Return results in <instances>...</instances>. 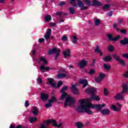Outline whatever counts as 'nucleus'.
<instances>
[{
    "label": "nucleus",
    "mask_w": 128,
    "mask_h": 128,
    "mask_svg": "<svg viewBox=\"0 0 128 128\" xmlns=\"http://www.w3.org/2000/svg\"><path fill=\"white\" fill-rule=\"evenodd\" d=\"M40 128H46V126H44V124H42Z\"/></svg>",
    "instance_id": "64"
},
{
    "label": "nucleus",
    "mask_w": 128,
    "mask_h": 128,
    "mask_svg": "<svg viewBox=\"0 0 128 128\" xmlns=\"http://www.w3.org/2000/svg\"><path fill=\"white\" fill-rule=\"evenodd\" d=\"M72 42L73 44H76V42H78V37L76 36H73Z\"/></svg>",
    "instance_id": "36"
},
{
    "label": "nucleus",
    "mask_w": 128,
    "mask_h": 128,
    "mask_svg": "<svg viewBox=\"0 0 128 128\" xmlns=\"http://www.w3.org/2000/svg\"><path fill=\"white\" fill-rule=\"evenodd\" d=\"M110 6V4H106L102 7V10H108Z\"/></svg>",
    "instance_id": "45"
},
{
    "label": "nucleus",
    "mask_w": 128,
    "mask_h": 128,
    "mask_svg": "<svg viewBox=\"0 0 128 128\" xmlns=\"http://www.w3.org/2000/svg\"><path fill=\"white\" fill-rule=\"evenodd\" d=\"M108 50L110 52H114V46L112 45L108 47Z\"/></svg>",
    "instance_id": "44"
},
{
    "label": "nucleus",
    "mask_w": 128,
    "mask_h": 128,
    "mask_svg": "<svg viewBox=\"0 0 128 128\" xmlns=\"http://www.w3.org/2000/svg\"><path fill=\"white\" fill-rule=\"evenodd\" d=\"M40 98L43 102H46L50 98V95L48 94L42 92L40 94Z\"/></svg>",
    "instance_id": "10"
},
{
    "label": "nucleus",
    "mask_w": 128,
    "mask_h": 128,
    "mask_svg": "<svg viewBox=\"0 0 128 128\" xmlns=\"http://www.w3.org/2000/svg\"><path fill=\"white\" fill-rule=\"evenodd\" d=\"M56 16H60V19L62 20V12H56Z\"/></svg>",
    "instance_id": "38"
},
{
    "label": "nucleus",
    "mask_w": 128,
    "mask_h": 128,
    "mask_svg": "<svg viewBox=\"0 0 128 128\" xmlns=\"http://www.w3.org/2000/svg\"><path fill=\"white\" fill-rule=\"evenodd\" d=\"M112 56L116 62H118L122 66H126V62H124V60L122 59H120V58L118 56H116V54H112Z\"/></svg>",
    "instance_id": "4"
},
{
    "label": "nucleus",
    "mask_w": 128,
    "mask_h": 128,
    "mask_svg": "<svg viewBox=\"0 0 128 128\" xmlns=\"http://www.w3.org/2000/svg\"><path fill=\"white\" fill-rule=\"evenodd\" d=\"M77 4L79 6V8H81L80 10H86L88 8V6H84V3H82V2L80 0H77Z\"/></svg>",
    "instance_id": "5"
},
{
    "label": "nucleus",
    "mask_w": 128,
    "mask_h": 128,
    "mask_svg": "<svg viewBox=\"0 0 128 128\" xmlns=\"http://www.w3.org/2000/svg\"><path fill=\"white\" fill-rule=\"evenodd\" d=\"M58 50H60V49H56V48H53L48 51V54L50 56L53 54H56L58 52Z\"/></svg>",
    "instance_id": "17"
},
{
    "label": "nucleus",
    "mask_w": 128,
    "mask_h": 128,
    "mask_svg": "<svg viewBox=\"0 0 128 128\" xmlns=\"http://www.w3.org/2000/svg\"><path fill=\"white\" fill-rule=\"evenodd\" d=\"M108 16H112V10H111L109 12H108Z\"/></svg>",
    "instance_id": "60"
},
{
    "label": "nucleus",
    "mask_w": 128,
    "mask_h": 128,
    "mask_svg": "<svg viewBox=\"0 0 128 128\" xmlns=\"http://www.w3.org/2000/svg\"><path fill=\"white\" fill-rule=\"evenodd\" d=\"M99 77L100 78L101 80H104L105 78H106V74H102V73H100V74H99Z\"/></svg>",
    "instance_id": "43"
},
{
    "label": "nucleus",
    "mask_w": 128,
    "mask_h": 128,
    "mask_svg": "<svg viewBox=\"0 0 128 128\" xmlns=\"http://www.w3.org/2000/svg\"><path fill=\"white\" fill-rule=\"evenodd\" d=\"M76 86L72 85L71 90L74 94L78 96V94H80V91L78 90V88H76Z\"/></svg>",
    "instance_id": "11"
},
{
    "label": "nucleus",
    "mask_w": 128,
    "mask_h": 128,
    "mask_svg": "<svg viewBox=\"0 0 128 128\" xmlns=\"http://www.w3.org/2000/svg\"><path fill=\"white\" fill-rule=\"evenodd\" d=\"M68 86H64L62 89L60 90V92L61 94H66V92L68 90Z\"/></svg>",
    "instance_id": "21"
},
{
    "label": "nucleus",
    "mask_w": 128,
    "mask_h": 128,
    "mask_svg": "<svg viewBox=\"0 0 128 128\" xmlns=\"http://www.w3.org/2000/svg\"><path fill=\"white\" fill-rule=\"evenodd\" d=\"M25 108H28L30 106V104L28 103V101L26 100L25 102Z\"/></svg>",
    "instance_id": "53"
},
{
    "label": "nucleus",
    "mask_w": 128,
    "mask_h": 128,
    "mask_svg": "<svg viewBox=\"0 0 128 128\" xmlns=\"http://www.w3.org/2000/svg\"><path fill=\"white\" fill-rule=\"evenodd\" d=\"M85 92L88 94L92 96V94H96V90L94 88H88L86 90Z\"/></svg>",
    "instance_id": "9"
},
{
    "label": "nucleus",
    "mask_w": 128,
    "mask_h": 128,
    "mask_svg": "<svg viewBox=\"0 0 128 128\" xmlns=\"http://www.w3.org/2000/svg\"><path fill=\"white\" fill-rule=\"evenodd\" d=\"M16 128H22V125H18Z\"/></svg>",
    "instance_id": "63"
},
{
    "label": "nucleus",
    "mask_w": 128,
    "mask_h": 128,
    "mask_svg": "<svg viewBox=\"0 0 128 128\" xmlns=\"http://www.w3.org/2000/svg\"><path fill=\"white\" fill-rule=\"evenodd\" d=\"M36 50H33L32 52V56H34V54H36Z\"/></svg>",
    "instance_id": "61"
},
{
    "label": "nucleus",
    "mask_w": 128,
    "mask_h": 128,
    "mask_svg": "<svg viewBox=\"0 0 128 128\" xmlns=\"http://www.w3.org/2000/svg\"><path fill=\"white\" fill-rule=\"evenodd\" d=\"M120 34H126V30L124 29H122L120 30Z\"/></svg>",
    "instance_id": "48"
},
{
    "label": "nucleus",
    "mask_w": 128,
    "mask_h": 128,
    "mask_svg": "<svg viewBox=\"0 0 128 128\" xmlns=\"http://www.w3.org/2000/svg\"><path fill=\"white\" fill-rule=\"evenodd\" d=\"M50 26L54 27L56 26V22H50Z\"/></svg>",
    "instance_id": "50"
},
{
    "label": "nucleus",
    "mask_w": 128,
    "mask_h": 128,
    "mask_svg": "<svg viewBox=\"0 0 128 128\" xmlns=\"http://www.w3.org/2000/svg\"><path fill=\"white\" fill-rule=\"evenodd\" d=\"M88 100L90 102H92V100H96V102H98L100 100V96H96L94 94H92L90 96V98H88Z\"/></svg>",
    "instance_id": "8"
},
{
    "label": "nucleus",
    "mask_w": 128,
    "mask_h": 128,
    "mask_svg": "<svg viewBox=\"0 0 128 128\" xmlns=\"http://www.w3.org/2000/svg\"><path fill=\"white\" fill-rule=\"evenodd\" d=\"M87 72L88 74H89L90 76H92V74H96V70H94V69H90V72Z\"/></svg>",
    "instance_id": "37"
},
{
    "label": "nucleus",
    "mask_w": 128,
    "mask_h": 128,
    "mask_svg": "<svg viewBox=\"0 0 128 128\" xmlns=\"http://www.w3.org/2000/svg\"><path fill=\"white\" fill-rule=\"evenodd\" d=\"M80 106H78L76 108V110L78 112H86L88 114H93L94 112L90 110V108H98L102 113L103 116H108L110 114V111L108 108H105L102 110V108L106 106V104L103 103L102 104H94L92 105L91 103H86L84 100L82 99L79 101Z\"/></svg>",
    "instance_id": "1"
},
{
    "label": "nucleus",
    "mask_w": 128,
    "mask_h": 128,
    "mask_svg": "<svg viewBox=\"0 0 128 128\" xmlns=\"http://www.w3.org/2000/svg\"><path fill=\"white\" fill-rule=\"evenodd\" d=\"M69 12L70 14H74V12H76V10H74V8L72 7H70L69 8Z\"/></svg>",
    "instance_id": "32"
},
{
    "label": "nucleus",
    "mask_w": 128,
    "mask_h": 128,
    "mask_svg": "<svg viewBox=\"0 0 128 128\" xmlns=\"http://www.w3.org/2000/svg\"><path fill=\"white\" fill-rule=\"evenodd\" d=\"M48 101L51 104H54V102H58V100L56 99V98L54 96H52L51 97L50 99L48 100Z\"/></svg>",
    "instance_id": "20"
},
{
    "label": "nucleus",
    "mask_w": 128,
    "mask_h": 128,
    "mask_svg": "<svg viewBox=\"0 0 128 128\" xmlns=\"http://www.w3.org/2000/svg\"><path fill=\"white\" fill-rule=\"evenodd\" d=\"M10 128H16V127L13 124H10Z\"/></svg>",
    "instance_id": "62"
},
{
    "label": "nucleus",
    "mask_w": 128,
    "mask_h": 128,
    "mask_svg": "<svg viewBox=\"0 0 128 128\" xmlns=\"http://www.w3.org/2000/svg\"><path fill=\"white\" fill-rule=\"evenodd\" d=\"M64 4H66V2H62L58 4V6H62Z\"/></svg>",
    "instance_id": "59"
},
{
    "label": "nucleus",
    "mask_w": 128,
    "mask_h": 128,
    "mask_svg": "<svg viewBox=\"0 0 128 128\" xmlns=\"http://www.w3.org/2000/svg\"><path fill=\"white\" fill-rule=\"evenodd\" d=\"M62 123H60L59 124H56V121L54 122V124H52V126H56V128H61L62 127Z\"/></svg>",
    "instance_id": "35"
},
{
    "label": "nucleus",
    "mask_w": 128,
    "mask_h": 128,
    "mask_svg": "<svg viewBox=\"0 0 128 128\" xmlns=\"http://www.w3.org/2000/svg\"><path fill=\"white\" fill-rule=\"evenodd\" d=\"M62 84H64V82H62V81L60 80L58 82L57 84V86H56V88H60Z\"/></svg>",
    "instance_id": "34"
},
{
    "label": "nucleus",
    "mask_w": 128,
    "mask_h": 128,
    "mask_svg": "<svg viewBox=\"0 0 128 128\" xmlns=\"http://www.w3.org/2000/svg\"><path fill=\"white\" fill-rule=\"evenodd\" d=\"M124 78H128V71H127L126 72H125L124 74Z\"/></svg>",
    "instance_id": "56"
},
{
    "label": "nucleus",
    "mask_w": 128,
    "mask_h": 128,
    "mask_svg": "<svg viewBox=\"0 0 128 128\" xmlns=\"http://www.w3.org/2000/svg\"><path fill=\"white\" fill-rule=\"evenodd\" d=\"M63 54L65 58L70 57V49H66V50L63 52Z\"/></svg>",
    "instance_id": "16"
},
{
    "label": "nucleus",
    "mask_w": 128,
    "mask_h": 128,
    "mask_svg": "<svg viewBox=\"0 0 128 128\" xmlns=\"http://www.w3.org/2000/svg\"><path fill=\"white\" fill-rule=\"evenodd\" d=\"M37 80L38 82V84H42V78H38Z\"/></svg>",
    "instance_id": "51"
},
{
    "label": "nucleus",
    "mask_w": 128,
    "mask_h": 128,
    "mask_svg": "<svg viewBox=\"0 0 128 128\" xmlns=\"http://www.w3.org/2000/svg\"><path fill=\"white\" fill-rule=\"evenodd\" d=\"M122 90L121 92L118 93L114 96V98L115 100H124V94H126V92H128V84H124L122 86Z\"/></svg>",
    "instance_id": "3"
},
{
    "label": "nucleus",
    "mask_w": 128,
    "mask_h": 128,
    "mask_svg": "<svg viewBox=\"0 0 128 128\" xmlns=\"http://www.w3.org/2000/svg\"><path fill=\"white\" fill-rule=\"evenodd\" d=\"M103 60L105 62H109L112 60V57L110 56H106L103 58Z\"/></svg>",
    "instance_id": "18"
},
{
    "label": "nucleus",
    "mask_w": 128,
    "mask_h": 128,
    "mask_svg": "<svg viewBox=\"0 0 128 128\" xmlns=\"http://www.w3.org/2000/svg\"><path fill=\"white\" fill-rule=\"evenodd\" d=\"M111 108H112V110H114V112H120V108H116V105L112 104L111 106Z\"/></svg>",
    "instance_id": "30"
},
{
    "label": "nucleus",
    "mask_w": 128,
    "mask_h": 128,
    "mask_svg": "<svg viewBox=\"0 0 128 128\" xmlns=\"http://www.w3.org/2000/svg\"><path fill=\"white\" fill-rule=\"evenodd\" d=\"M40 62H43V64H44V66H46V64H48V60H46L44 57L40 58Z\"/></svg>",
    "instance_id": "19"
},
{
    "label": "nucleus",
    "mask_w": 128,
    "mask_h": 128,
    "mask_svg": "<svg viewBox=\"0 0 128 128\" xmlns=\"http://www.w3.org/2000/svg\"><path fill=\"white\" fill-rule=\"evenodd\" d=\"M46 34L50 36V34H52V29L48 28V32H46Z\"/></svg>",
    "instance_id": "47"
},
{
    "label": "nucleus",
    "mask_w": 128,
    "mask_h": 128,
    "mask_svg": "<svg viewBox=\"0 0 128 128\" xmlns=\"http://www.w3.org/2000/svg\"><path fill=\"white\" fill-rule=\"evenodd\" d=\"M95 82H102V79H101L99 76L98 77H95Z\"/></svg>",
    "instance_id": "41"
},
{
    "label": "nucleus",
    "mask_w": 128,
    "mask_h": 128,
    "mask_svg": "<svg viewBox=\"0 0 128 128\" xmlns=\"http://www.w3.org/2000/svg\"><path fill=\"white\" fill-rule=\"evenodd\" d=\"M79 66H80V68H84L88 66V61L82 60L81 62H80Z\"/></svg>",
    "instance_id": "13"
},
{
    "label": "nucleus",
    "mask_w": 128,
    "mask_h": 128,
    "mask_svg": "<svg viewBox=\"0 0 128 128\" xmlns=\"http://www.w3.org/2000/svg\"><path fill=\"white\" fill-rule=\"evenodd\" d=\"M79 84H84L82 86V88H86V86L88 84V82L86 80L81 79L79 81Z\"/></svg>",
    "instance_id": "12"
},
{
    "label": "nucleus",
    "mask_w": 128,
    "mask_h": 128,
    "mask_svg": "<svg viewBox=\"0 0 128 128\" xmlns=\"http://www.w3.org/2000/svg\"><path fill=\"white\" fill-rule=\"evenodd\" d=\"M29 122L30 124H33L34 122H38V118L36 117L32 118L30 116L29 117Z\"/></svg>",
    "instance_id": "24"
},
{
    "label": "nucleus",
    "mask_w": 128,
    "mask_h": 128,
    "mask_svg": "<svg viewBox=\"0 0 128 128\" xmlns=\"http://www.w3.org/2000/svg\"><path fill=\"white\" fill-rule=\"evenodd\" d=\"M102 6V2H100L98 0H94L92 1V6Z\"/></svg>",
    "instance_id": "14"
},
{
    "label": "nucleus",
    "mask_w": 128,
    "mask_h": 128,
    "mask_svg": "<svg viewBox=\"0 0 128 128\" xmlns=\"http://www.w3.org/2000/svg\"><path fill=\"white\" fill-rule=\"evenodd\" d=\"M62 40H63V42H66V40H68V37L66 36H64L62 37Z\"/></svg>",
    "instance_id": "52"
},
{
    "label": "nucleus",
    "mask_w": 128,
    "mask_h": 128,
    "mask_svg": "<svg viewBox=\"0 0 128 128\" xmlns=\"http://www.w3.org/2000/svg\"><path fill=\"white\" fill-rule=\"evenodd\" d=\"M122 58H128V54H122Z\"/></svg>",
    "instance_id": "54"
},
{
    "label": "nucleus",
    "mask_w": 128,
    "mask_h": 128,
    "mask_svg": "<svg viewBox=\"0 0 128 128\" xmlns=\"http://www.w3.org/2000/svg\"><path fill=\"white\" fill-rule=\"evenodd\" d=\"M98 24H100V20L97 18L95 20L94 26H98Z\"/></svg>",
    "instance_id": "42"
},
{
    "label": "nucleus",
    "mask_w": 128,
    "mask_h": 128,
    "mask_svg": "<svg viewBox=\"0 0 128 128\" xmlns=\"http://www.w3.org/2000/svg\"><path fill=\"white\" fill-rule=\"evenodd\" d=\"M110 68H112V66L108 65L106 64H104V68L106 70H110Z\"/></svg>",
    "instance_id": "26"
},
{
    "label": "nucleus",
    "mask_w": 128,
    "mask_h": 128,
    "mask_svg": "<svg viewBox=\"0 0 128 128\" xmlns=\"http://www.w3.org/2000/svg\"><path fill=\"white\" fill-rule=\"evenodd\" d=\"M38 42H40V44H42L43 42H44V38H39Z\"/></svg>",
    "instance_id": "57"
},
{
    "label": "nucleus",
    "mask_w": 128,
    "mask_h": 128,
    "mask_svg": "<svg viewBox=\"0 0 128 128\" xmlns=\"http://www.w3.org/2000/svg\"><path fill=\"white\" fill-rule=\"evenodd\" d=\"M108 38L110 42H116L118 40H120V36H118L114 38L112 34H108Z\"/></svg>",
    "instance_id": "6"
},
{
    "label": "nucleus",
    "mask_w": 128,
    "mask_h": 128,
    "mask_svg": "<svg viewBox=\"0 0 128 128\" xmlns=\"http://www.w3.org/2000/svg\"><path fill=\"white\" fill-rule=\"evenodd\" d=\"M62 94L60 98V100H64V98H66L64 104V108H66L68 106H72V104H74L76 102V100H74L70 96L68 95V94L66 93Z\"/></svg>",
    "instance_id": "2"
},
{
    "label": "nucleus",
    "mask_w": 128,
    "mask_h": 128,
    "mask_svg": "<svg viewBox=\"0 0 128 128\" xmlns=\"http://www.w3.org/2000/svg\"><path fill=\"white\" fill-rule=\"evenodd\" d=\"M52 103L48 100V103L45 104V108H52Z\"/></svg>",
    "instance_id": "39"
},
{
    "label": "nucleus",
    "mask_w": 128,
    "mask_h": 128,
    "mask_svg": "<svg viewBox=\"0 0 128 128\" xmlns=\"http://www.w3.org/2000/svg\"><path fill=\"white\" fill-rule=\"evenodd\" d=\"M34 110L32 111V114L34 116H38V108L35 106L33 108Z\"/></svg>",
    "instance_id": "25"
},
{
    "label": "nucleus",
    "mask_w": 128,
    "mask_h": 128,
    "mask_svg": "<svg viewBox=\"0 0 128 128\" xmlns=\"http://www.w3.org/2000/svg\"><path fill=\"white\" fill-rule=\"evenodd\" d=\"M70 0V4H72V6L74 8H77L78 6H76V0Z\"/></svg>",
    "instance_id": "28"
},
{
    "label": "nucleus",
    "mask_w": 128,
    "mask_h": 128,
    "mask_svg": "<svg viewBox=\"0 0 128 128\" xmlns=\"http://www.w3.org/2000/svg\"><path fill=\"white\" fill-rule=\"evenodd\" d=\"M44 18L46 22H50L52 20V16H50V15H47L45 16Z\"/></svg>",
    "instance_id": "29"
},
{
    "label": "nucleus",
    "mask_w": 128,
    "mask_h": 128,
    "mask_svg": "<svg viewBox=\"0 0 128 128\" xmlns=\"http://www.w3.org/2000/svg\"><path fill=\"white\" fill-rule=\"evenodd\" d=\"M60 50H58V52H56V54L55 56V60H58V58L60 56Z\"/></svg>",
    "instance_id": "40"
},
{
    "label": "nucleus",
    "mask_w": 128,
    "mask_h": 128,
    "mask_svg": "<svg viewBox=\"0 0 128 128\" xmlns=\"http://www.w3.org/2000/svg\"><path fill=\"white\" fill-rule=\"evenodd\" d=\"M55 121L54 119H51L46 120V124H54Z\"/></svg>",
    "instance_id": "33"
},
{
    "label": "nucleus",
    "mask_w": 128,
    "mask_h": 128,
    "mask_svg": "<svg viewBox=\"0 0 128 128\" xmlns=\"http://www.w3.org/2000/svg\"><path fill=\"white\" fill-rule=\"evenodd\" d=\"M100 48L98 47V46H96V48L94 50V52H98H98H100Z\"/></svg>",
    "instance_id": "46"
},
{
    "label": "nucleus",
    "mask_w": 128,
    "mask_h": 128,
    "mask_svg": "<svg viewBox=\"0 0 128 128\" xmlns=\"http://www.w3.org/2000/svg\"><path fill=\"white\" fill-rule=\"evenodd\" d=\"M86 4V6H92V1H90V0H82Z\"/></svg>",
    "instance_id": "23"
},
{
    "label": "nucleus",
    "mask_w": 128,
    "mask_h": 128,
    "mask_svg": "<svg viewBox=\"0 0 128 128\" xmlns=\"http://www.w3.org/2000/svg\"><path fill=\"white\" fill-rule=\"evenodd\" d=\"M76 126L78 128H82L84 126V124H82V123L80 122H78L76 124Z\"/></svg>",
    "instance_id": "31"
},
{
    "label": "nucleus",
    "mask_w": 128,
    "mask_h": 128,
    "mask_svg": "<svg viewBox=\"0 0 128 128\" xmlns=\"http://www.w3.org/2000/svg\"><path fill=\"white\" fill-rule=\"evenodd\" d=\"M48 84L49 86H52V88H56V81H54V79L53 78H49L48 79Z\"/></svg>",
    "instance_id": "7"
},
{
    "label": "nucleus",
    "mask_w": 128,
    "mask_h": 128,
    "mask_svg": "<svg viewBox=\"0 0 128 128\" xmlns=\"http://www.w3.org/2000/svg\"><path fill=\"white\" fill-rule=\"evenodd\" d=\"M104 94L105 96H108V91L106 88H104Z\"/></svg>",
    "instance_id": "49"
},
{
    "label": "nucleus",
    "mask_w": 128,
    "mask_h": 128,
    "mask_svg": "<svg viewBox=\"0 0 128 128\" xmlns=\"http://www.w3.org/2000/svg\"><path fill=\"white\" fill-rule=\"evenodd\" d=\"M50 36L49 35H47L46 34L44 36V38L46 40H48L50 38Z\"/></svg>",
    "instance_id": "55"
},
{
    "label": "nucleus",
    "mask_w": 128,
    "mask_h": 128,
    "mask_svg": "<svg viewBox=\"0 0 128 128\" xmlns=\"http://www.w3.org/2000/svg\"><path fill=\"white\" fill-rule=\"evenodd\" d=\"M116 106L118 107L117 108H120H120H122V104H120V103H116Z\"/></svg>",
    "instance_id": "58"
},
{
    "label": "nucleus",
    "mask_w": 128,
    "mask_h": 128,
    "mask_svg": "<svg viewBox=\"0 0 128 128\" xmlns=\"http://www.w3.org/2000/svg\"><path fill=\"white\" fill-rule=\"evenodd\" d=\"M120 44L122 46H128V38H124L122 40L120 41Z\"/></svg>",
    "instance_id": "15"
},
{
    "label": "nucleus",
    "mask_w": 128,
    "mask_h": 128,
    "mask_svg": "<svg viewBox=\"0 0 128 128\" xmlns=\"http://www.w3.org/2000/svg\"><path fill=\"white\" fill-rule=\"evenodd\" d=\"M40 70H50V68L48 66H41L40 68Z\"/></svg>",
    "instance_id": "22"
},
{
    "label": "nucleus",
    "mask_w": 128,
    "mask_h": 128,
    "mask_svg": "<svg viewBox=\"0 0 128 128\" xmlns=\"http://www.w3.org/2000/svg\"><path fill=\"white\" fill-rule=\"evenodd\" d=\"M66 75L64 73H60L57 76V78H66Z\"/></svg>",
    "instance_id": "27"
}]
</instances>
